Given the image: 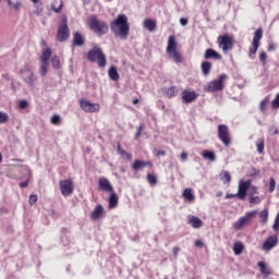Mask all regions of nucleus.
Returning <instances> with one entry per match:
<instances>
[{
  "label": "nucleus",
  "instance_id": "f257e3e1",
  "mask_svg": "<svg viewBox=\"0 0 279 279\" xmlns=\"http://www.w3.org/2000/svg\"><path fill=\"white\" fill-rule=\"evenodd\" d=\"M111 29L113 32H120L122 36L130 34V25H128V16L119 15L116 21L111 23Z\"/></svg>",
  "mask_w": 279,
  "mask_h": 279
},
{
  "label": "nucleus",
  "instance_id": "f03ea898",
  "mask_svg": "<svg viewBox=\"0 0 279 279\" xmlns=\"http://www.w3.org/2000/svg\"><path fill=\"white\" fill-rule=\"evenodd\" d=\"M87 25L90 27L92 32H95V34H108V24L98 20L95 15L88 17Z\"/></svg>",
  "mask_w": 279,
  "mask_h": 279
},
{
  "label": "nucleus",
  "instance_id": "7ed1b4c3",
  "mask_svg": "<svg viewBox=\"0 0 279 279\" xmlns=\"http://www.w3.org/2000/svg\"><path fill=\"white\" fill-rule=\"evenodd\" d=\"M87 60L89 62H97L100 68L106 66V54H104V51H101V48L99 47H94L88 51Z\"/></svg>",
  "mask_w": 279,
  "mask_h": 279
},
{
  "label": "nucleus",
  "instance_id": "20e7f679",
  "mask_svg": "<svg viewBox=\"0 0 279 279\" xmlns=\"http://www.w3.org/2000/svg\"><path fill=\"white\" fill-rule=\"evenodd\" d=\"M256 217V211H247L245 216L241 217L238 221L234 222L233 228L235 230H243L245 226H247L252 219Z\"/></svg>",
  "mask_w": 279,
  "mask_h": 279
},
{
  "label": "nucleus",
  "instance_id": "39448f33",
  "mask_svg": "<svg viewBox=\"0 0 279 279\" xmlns=\"http://www.w3.org/2000/svg\"><path fill=\"white\" fill-rule=\"evenodd\" d=\"M218 43L223 53H228V51H232V47H234V39H232V37L230 36L218 37Z\"/></svg>",
  "mask_w": 279,
  "mask_h": 279
},
{
  "label": "nucleus",
  "instance_id": "423d86ee",
  "mask_svg": "<svg viewBox=\"0 0 279 279\" xmlns=\"http://www.w3.org/2000/svg\"><path fill=\"white\" fill-rule=\"evenodd\" d=\"M226 80H228V75L221 74L219 78L209 83L207 90L210 93H215L216 90H223V82H226Z\"/></svg>",
  "mask_w": 279,
  "mask_h": 279
},
{
  "label": "nucleus",
  "instance_id": "0eeeda50",
  "mask_svg": "<svg viewBox=\"0 0 279 279\" xmlns=\"http://www.w3.org/2000/svg\"><path fill=\"white\" fill-rule=\"evenodd\" d=\"M218 138H220L221 143H223L226 147H229L231 143L230 130H228V128L223 124L218 126Z\"/></svg>",
  "mask_w": 279,
  "mask_h": 279
},
{
  "label": "nucleus",
  "instance_id": "6e6552de",
  "mask_svg": "<svg viewBox=\"0 0 279 279\" xmlns=\"http://www.w3.org/2000/svg\"><path fill=\"white\" fill-rule=\"evenodd\" d=\"M80 106L84 112H99L101 110V106L99 104H93L89 100L82 99Z\"/></svg>",
  "mask_w": 279,
  "mask_h": 279
},
{
  "label": "nucleus",
  "instance_id": "1a4fd4ad",
  "mask_svg": "<svg viewBox=\"0 0 279 279\" xmlns=\"http://www.w3.org/2000/svg\"><path fill=\"white\" fill-rule=\"evenodd\" d=\"M251 186H252V181H243V180H241L239 182L236 197H239V199H245V197L247 195V190H250Z\"/></svg>",
  "mask_w": 279,
  "mask_h": 279
},
{
  "label": "nucleus",
  "instance_id": "9d476101",
  "mask_svg": "<svg viewBox=\"0 0 279 279\" xmlns=\"http://www.w3.org/2000/svg\"><path fill=\"white\" fill-rule=\"evenodd\" d=\"M61 194L64 197H69V195L73 194V183L71 180H62L59 183Z\"/></svg>",
  "mask_w": 279,
  "mask_h": 279
},
{
  "label": "nucleus",
  "instance_id": "9b49d317",
  "mask_svg": "<svg viewBox=\"0 0 279 279\" xmlns=\"http://www.w3.org/2000/svg\"><path fill=\"white\" fill-rule=\"evenodd\" d=\"M181 97H182V100L184 101V104H193V101H195V99H197L198 95H197V93H195L193 90L184 89L181 93Z\"/></svg>",
  "mask_w": 279,
  "mask_h": 279
},
{
  "label": "nucleus",
  "instance_id": "f8f14e48",
  "mask_svg": "<svg viewBox=\"0 0 279 279\" xmlns=\"http://www.w3.org/2000/svg\"><path fill=\"white\" fill-rule=\"evenodd\" d=\"M98 186L100 191H106L107 193H112L114 191L110 181L104 177L98 180Z\"/></svg>",
  "mask_w": 279,
  "mask_h": 279
},
{
  "label": "nucleus",
  "instance_id": "ddd939ff",
  "mask_svg": "<svg viewBox=\"0 0 279 279\" xmlns=\"http://www.w3.org/2000/svg\"><path fill=\"white\" fill-rule=\"evenodd\" d=\"M277 245H278V236L271 235L264 242L263 250H265V252H270V250H274V247Z\"/></svg>",
  "mask_w": 279,
  "mask_h": 279
},
{
  "label": "nucleus",
  "instance_id": "4468645a",
  "mask_svg": "<svg viewBox=\"0 0 279 279\" xmlns=\"http://www.w3.org/2000/svg\"><path fill=\"white\" fill-rule=\"evenodd\" d=\"M260 36H255L253 39L252 47L250 48L248 57L254 60L255 53L258 51V48L260 47Z\"/></svg>",
  "mask_w": 279,
  "mask_h": 279
},
{
  "label": "nucleus",
  "instance_id": "2eb2a0df",
  "mask_svg": "<svg viewBox=\"0 0 279 279\" xmlns=\"http://www.w3.org/2000/svg\"><path fill=\"white\" fill-rule=\"evenodd\" d=\"M23 77H24V82H26V84H28V86H34V82H36V75L34 74V72L29 69H26L23 72Z\"/></svg>",
  "mask_w": 279,
  "mask_h": 279
},
{
  "label": "nucleus",
  "instance_id": "dca6fc26",
  "mask_svg": "<svg viewBox=\"0 0 279 279\" xmlns=\"http://www.w3.org/2000/svg\"><path fill=\"white\" fill-rule=\"evenodd\" d=\"M104 216V206L97 205L95 209L90 214V218L94 219V221H97V219H101Z\"/></svg>",
  "mask_w": 279,
  "mask_h": 279
},
{
  "label": "nucleus",
  "instance_id": "f3484780",
  "mask_svg": "<svg viewBox=\"0 0 279 279\" xmlns=\"http://www.w3.org/2000/svg\"><path fill=\"white\" fill-rule=\"evenodd\" d=\"M257 267H259L260 274L264 278H269V276H271V269L264 262H258Z\"/></svg>",
  "mask_w": 279,
  "mask_h": 279
},
{
  "label": "nucleus",
  "instance_id": "a211bd4d",
  "mask_svg": "<svg viewBox=\"0 0 279 279\" xmlns=\"http://www.w3.org/2000/svg\"><path fill=\"white\" fill-rule=\"evenodd\" d=\"M175 51H178V43H175V37H169L167 53H173Z\"/></svg>",
  "mask_w": 279,
  "mask_h": 279
},
{
  "label": "nucleus",
  "instance_id": "6ab92c4d",
  "mask_svg": "<svg viewBox=\"0 0 279 279\" xmlns=\"http://www.w3.org/2000/svg\"><path fill=\"white\" fill-rule=\"evenodd\" d=\"M221 60V54L217 51H215L214 49H207L205 51V60Z\"/></svg>",
  "mask_w": 279,
  "mask_h": 279
},
{
  "label": "nucleus",
  "instance_id": "aec40b11",
  "mask_svg": "<svg viewBox=\"0 0 279 279\" xmlns=\"http://www.w3.org/2000/svg\"><path fill=\"white\" fill-rule=\"evenodd\" d=\"M58 36H69V26L66 25V16L62 17V25L58 29Z\"/></svg>",
  "mask_w": 279,
  "mask_h": 279
},
{
  "label": "nucleus",
  "instance_id": "412c9836",
  "mask_svg": "<svg viewBox=\"0 0 279 279\" xmlns=\"http://www.w3.org/2000/svg\"><path fill=\"white\" fill-rule=\"evenodd\" d=\"M151 162L149 161H141V160H135L134 163L132 165V169L134 171H141V169H145V167H149Z\"/></svg>",
  "mask_w": 279,
  "mask_h": 279
},
{
  "label": "nucleus",
  "instance_id": "4be33fe9",
  "mask_svg": "<svg viewBox=\"0 0 279 279\" xmlns=\"http://www.w3.org/2000/svg\"><path fill=\"white\" fill-rule=\"evenodd\" d=\"M110 197H109V208H117V206L119 205V196L117 195V193L110 192Z\"/></svg>",
  "mask_w": 279,
  "mask_h": 279
},
{
  "label": "nucleus",
  "instance_id": "5701e85b",
  "mask_svg": "<svg viewBox=\"0 0 279 279\" xmlns=\"http://www.w3.org/2000/svg\"><path fill=\"white\" fill-rule=\"evenodd\" d=\"M187 221L192 228H202V219L195 217V216H189Z\"/></svg>",
  "mask_w": 279,
  "mask_h": 279
},
{
  "label": "nucleus",
  "instance_id": "b1692460",
  "mask_svg": "<svg viewBox=\"0 0 279 279\" xmlns=\"http://www.w3.org/2000/svg\"><path fill=\"white\" fill-rule=\"evenodd\" d=\"M51 58V48H45L41 51V56L39 57L40 62H49Z\"/></svg>",
  "mask_w": 279,
  "mask_h": 279
},
{
  "label": "nucleus",
  "instance_id": "393cba45",
  "mask_svg": "<svg viewBox=\"0 0 279 279\" xmlns=\"http://www.w3.org/2000/svg\"><path fill=\"white\" fill-rule=\"evenodd\" d=\"M245 250V245L242 242H235L233 244V252L235 256H241L243 254V251Z\"/></svg>",
  "mask_w": 279,
  "mask_h": 279
},
{
  "label": "nucleus",
  "instance_id": "a878e982",
  "mask_svg": "<svg viewBox=\"0 0 279 279\" xmlns=\"http://www.w3.org/2000/svg\"><path fill=\"white\" fill-rule=\"evenodd\" d=\"M202 156L205 160H210L211 162H215V160H217V156L210 150H204L202 153Z\"/></svg>",
  "mask_w": 279,
  "mask_h": 279
},
{
  "label": "nucleus",
  "instance_id": "bb28decb",
  "mask_svg": "<svg viewBox=\"0 0 279 279\" xmlns=\"http://www.w3.org/2000/svg\"><path fill=\"white\" fill-rule=\"evenodd\" d=\"M183 197L186 199V202H195V195L191 191V189H185L183 191Z\"/></svg>",
  "mask_w": 279,
  "mask_h": 279
},
{
  "label": "nucleus",
  "instance_id": "cd10ccee",
  "mask_svg": "<svg viewBox=\"0 0 279 279\" xmlns=\"http://www.w3.org/2000/svg\"><path fill=\"white\" fill-rule=\"evenodd\" d=\"M48 72H49V62H40L39 75H41V77H45V75H47Z\"/></svg>",
  "mask_w": 279,
  "mask_h": 279
},
{
  "label": "nucleus",
  "instance_id": "c85d7f7f",
  "mask_svg": "<svg viewBox=\"0 0 279 279\" xmlns=\"http://www.w3.org/2000/svg\"><path fill=\"white\" fill-rule=\"evenodd\" d=\"M144 27L148 29V32H154V29H156V22L154 20H145Z\"/></svg>",
  "mask_w": 279,
  "mask_h": 279
},
{
  "label": "nucleus",
  "instance_id": "c756f323",
  "mask_svg": "<svg viewBox=\"0 0 279 279\" xmlns=\"http://www.w3.org/2000/svg\"><path fill=\"white\" fill-rule=\"evenodd\" d=\"M51 10L53 12H60L62 10V0H53L51 3Z\"/></svg>",
  "mask_w": 279,
  "mask_h": 279
},
{
  "label": "nucleus",
  "instance_id": "7c9ffc66",
  "mask_svg": "<svg viewBox=\"0 0 279 279\" xmlns=\"http://www.w3.org/2000/svg\"><path fill=\"white\" fill-rule=\"evenodd\" d=\"M109 77L110 80H112L113 82H118L119 80V72L117 71V68L111 66L109 69Z\"/></svg>",
  "mask_w": 279,
  "mask_h": 279
},
{
  "label": "nucleus",
  "instance_id": "2f4dec72",
  "mask_svg": "<svg viewBox=\"0 0 279 279\" xmlns=\"http://www.w3.org/2000/svg\"><path fill=\"white\" fill-rule=\"evenodd\" d=\"M220 180L226 184L232 181V177L230 175V172L222 171L220 173Z\"/></svg>",
  "mask_w": 279,
  "mask_h": 279
},
{
  "label": "nucleus",
  "instance_id": "473e14b6",
  "mask_svg": "<svg viewBox=\"0 0 279 279\" xmlns=\"http://www.w3.org/2000/svg\"><path fill=\"white\" fill-rule=\"evenodd\" d=\"M210 69H213V64H210V62L205 61L202 63V71L204 75H208V73H210Z\"/></svg>",
  "mask_w": 279,
  "mask_h": 279
},
{
  "label": "nucleus",
  "instance_id": "72a5a7b5",
  "mask_svg": "<svg viewBox=\"0 0 279 279\" xmlns=\"http://www.w3.org/2000/svg\"><path fill=\"white\" fill-rule=\"evenodd\" d=\"M84 43H86V39H84L83 36H75L73 39V45L75 47H82L84 45Z\"/></svg>",
  "mask_w": 279,
  "mask_h": 279
},
{
  "label": "nucleus",
  "instance_id": "f704fd0d",
  "mask_svg": "<svg viewBox=\"0 0 279 279\" xmlns=\"http://www.w3.org/2000/svg\"><path fill=\"white\" fill-rule=\"evenodd\" d=\"M259 217H260V223H267V220L269 219V210L268 209L262 210L259 214Z\"/></svg>",
  "mask_w": 279,
  "mask_h": 279
},
{
  "label": "nucleus",
  "instance_id": "c9c22d12",
  "mask_svg": "<svg viewBox=\"0 0 279 279\" xmlns=\"http://www.w3.org/2000/svg\"><path fill=\"white\" fill-rule=\"evenodd\" d=\"M118 153L120 154V156H122V158H125V160H132V155L123 150V148H121V145H118Z\"/></svg>",
  "mask_w": 279,
  "mask_h": 279
},
{
  "label": "nucleus",
  "instance_id": "e433bc0d",
  "mask_svg": "<svg viewBox=\"0 0 279 279\" xmlns=\"http://www.w3.org/2000/svg\"><path fill=\"white\" fill-rule=\"evenodd\" d=\"M168 56H170V58H172L174 62H182V56L180 54V52H178V50L174 52L168 53Z\"/></svg>",
  "mask_w": 279,
  "mask_h": 279
},
{
  "label": "nucleus",
  "instance_id": "4c0bfd02",
  "mask_svg": "<svg viewBox=\"0 0 279 279\" xmlns=\"http://www.w3.org/2000/svg\"><path fill=\"white\" fill-rule=\"evenodd\" d=\"M165 93L167 97H175V95H178V89L175 87H170L168 89H165Z\"/></svg>",
  "mask_w": 279,
  "mask_h": 279
},
{
  "label": "nucleus",
  "instance_id": "58836bf2",
  "mask_svg": "<svg viewBox=\"0 0 279 279\" xmlns=\"http://www.w3.org/2000/svg\"><path fill=\"white\" fill-rule=\"evenodd\" d=\"M50 123H52V125H60V123H62V120L59 114H53L50 118Z\"/></svg>",
  "mask_w": 279,
  "mask_h": 279
},
{
  "label": "nucleus",
  "instance_id": "ea45409f",
  "mask_svg": "<svg viewBox=\"0 0 279 279\" xmlns=\"http://www.w3.org/2000/svg\"><path fill=\"white\" fill-rule=\"evenodd\" d=\"M256 147H257L258 154H263V151H265V141L258 140L256 142Z\"/></svg>",
  "mask_w": 279,
  "mask_h": 279
},
{
  "label": "nucleus",
  "instance_id": "a19ab883",
  "mask_svg": "<svg viewBox=\"0 0 279 279\" xmlns=\"http://www.w3.org/2000/svg\"><path fill=\"white\" fill-rule=\"evenodd\" d=\"M51 64H52L53 69H60V57L53 56L51 59Z\"/></svg>",
  "mask_w": 279,
  "mask_h": 279
},
{
  "label": "nucleus",
  "instance_id": "79ce46f5",
  "mask_svg": "<svg viewBox=\"0 0 279 279\" xmlns=\"http://www.w3.org/2000/svg\"><path fill=\"white\" fill-rule=\"evenodd\" d=\"M8 121H10V116L3 111H0V123H8Z\"/></svg>",
  "mask_w": 279,
  "mask_h": 279
},
{
  "label": "nucleus",
  "instance_id": "37998d69",
  "mask_svg": "<svg viewBox=\"0 0 279 279\" xmlns=\"http://www.w3.org/2000/svg\"><path fill=\"white\" fill-rule=\"evenodd\" d=\"M147 180L150 186H156V184L158 183V180L154 174H147Z\"/></svg>",
  "mask_w": 279,
  "mask_h": 279
},
{
  "label": "nucleus",
  "instance_id": "c03bdc74",
  "mask_svg": "<svg viewBox=\"0 0 279 279\" xmlns=\"http://www.w3.org/2000/svg\"><path fill=\"white\" fill-rule=\"evenodd\" d=\"M36 11L35 14H37V16H43V3H36L35 4Z\"/></svg>",
  "mask_w": 279,
  "mask_h": 279
},
{
  "label": "nucleus",
  "instance_id": "a18cd8bd",
  "mask_svg": "<svg viewBox=\"0 0 279 279\" xmlns=\"http://www.w3.org/2000/svg\"><path fill=\"white\" fill-rule=\"evenodd\" d=\"M269 104V98H265L262 102H260V105H259V108H260V110H262V112H265V108H267V105Z\"/></svg>",
  "mask_w": 279,
  "mask_h": 279
},
{
  "label": "nucleus",
  "instance_id": "49530a36",
  "mask_svg": "<svg viewBox=\"0 0 279 279\" xmlns=\"http://www.w3.org/2000/svg\"><path fill=\"white\" fill-rule=\"evenodd\" d=\"M28 202H29L31 206H34V204H36V202H38V196L36 194H32L29 196V201Z\"/></svg>",
  "mask_w": 279,
  "mask_h": 279
},
{
  "label": "nucleus",
  "instance_id": "de8ad7c7",
  "mask_svg": "<svg viewBox=\"0 0 279 279\" xmlns=\"http://www.w3.org/2000/svg\"><path fill=\"white\" fill-rule=\"evenodd\" d=\"M269 191H270V193H274V191H276V179H274V178L270 179Z\"/></svg>",
  "mask_w": 279,
  "mask_h": 279
},
{
  "label": "nucleus",
  "instance_id": "09e8293b",
  "mask_svg": "<svg viewBox=\"0 0 279 279\" xmlns=\"http://www.w3.org/2000/svg\"><path fill=\"white\" fill-rule=\"evenodd\" d=\"M143 132V125L137 126V132L135 134V140L138 141L141 138V134Z\"/></svg>",
  "mask_w": 279,
  "mask_h": 279
},
{
  "label": "nucleus",
  "instance_id": "8fccbe9b",
  "mask_svg": "<svg viewBox=\"0 0 279 279\" xmlns=\"http://www.w3.org/2000/svg\"><path fill=\"white\" fill-rule=\"evenodd\" d=\"M272 108H279V93L276 98L272 100Z\"/></svg>",
  "mask_w": 279,
  "mask_h": 279
},
{
  "label": "nucleus",
  "instance_id": "3c124183",
  "mask_svg": "<svg viewBox=\"0 0 279 279\" xmlns=\"http://www.w3.org/2000/svg\"><path fill=\"white\" fill-rule=\"evenodd\" d=\"M251 204H260V198L258 196H251Z\"/></svg>",
  "mask_w": 279,
  "mask_h": 279
},
{
  "label": "nucleus",
  "instance_id": "603ef678",
  "mask_svg": "<svg viewBox=\"0 0 279 279\" xmlns=\"http://www.w3.org/2000/svg\"><path fill=\"white\" fill-rule=\"evenodd\" d=\"M28 104L27 100H21L19 104V107L24 110L25 108H27Z\"/></svg>",
  "mask_w": 279,
  "mask_h": 279
},
{
  "label": "nucleus",
  "instance_id": "864d4df0",
  "mask_svg": "<svg viewBox=\"0 0 279 279\" xmlns=\"http://www.w3.org/2000/svg\"><path fill=\"white\" fill-rule=\"evenodd\" d=\"M172 254H173L174 258H178V254H180V247H178V246L173 247Z\"/></svg>",
  "mask_w": 279,
  "mask_h": 279
},
{
  "label": "nucleus",
  "instance_id": "5fc2aeb1",
  "mask_svg": "<svg viewBox=\"0 0 279 279\" xmlns=\"http://www.w3.org/2000/svg\"><path fill=\"white\" fill-rule=\"evenodd\" d=\"M180 23H181V25H182L183 27H185V25H189V19H186V17H181V19H180Z\"/></svg>",
  "mask_w": 279,
  "mask_h": 279
},
{
  "label": "nucleus",
  "instance_id": "6e6d98bb",
  "mask_svg": "<svg viewBox=\"0 0 279 279\" xmlns=\"http://www.w3.org/2000/svg\"><path fill=\"white\" fill-rule=\"evenodd\" d=\"M21 5H22L21 2L17 1V2H14V3H13V7H12V8H13V10L19 11V10H21Z\"/></svg>",
  "mask_w": 279,
  "mask_h": 279
},
{
  "label": "nucleus",
  "instance_id": "4d7b16f0",
  "mask_svg": "<svg viewBox=\"0 0 279 279\" xmlns=\"http://www.w3.org/2000/svg\"><path fill=\"white\" fill-rule=\"evenodd\" d=\"M155 156H157V157L166 156V153H165V150L155 149Z\"/></svg>",
  "mask_w": 279,
  "mask_h": 279
},
{
  "label": "nucleus",
  "instance_id": "13d9d810",
  "mask_svg": "<svg viewBox=\"0 0 279 279\" xmlns=\"http://www.w3.org/2000/svg\"><path fill=\"white\" fill-rule=\"evenodd\" d=\"M269 134H272V135L278 134V129L276 126H270Z\"/></svg>",
  "mask_w": 279,
  "mask_h": 279
},
{
  "label": "nucleus",
  "instance_id": "bf43d9fd",
  "mask_svg": "<svg viewBox=\"0 0 279 279\" xmlns=\"http://www.w3.org/2000/svg\"><path fill=\"white\" fill-rule=\"evenodd\" d=\"M259 60H260V62H265L267 60V53L262 52L260 56H259Z\"/></svg>",
  "mask_w": 279,
  "mask_h": 279
},
{
  "label": "nucleus",
  "instance_id": "052dcab7",
  "mask_svg": "<svg viewBox=\"0 0 279 279\" xmlns=\"http://www.w3.org/2000/svg\"><path fill=\"white\" fill-rule=\"evenodd\" d=\"M195 247H204V242H202V240H196Z\"/></svg>",
  "mask_w": 279,
  "mask_h": 279
},
{
  "label": "nucleus",
  "instance_id": "680f3d73",
  "mask_svg": "<svg viewBox=\"0 0 279 279\" xmlns=\"http://www.w3.org/2000/svg\"><path fill=\"white\" fill-rule=\"evenodd\" d=\"M259 174H260L259 170L253 169L252 172L250 173V177L253 178V175H259Z\"/></svg>",
  "mask_w": 279,
  "mask_h": 279
},
{
  "label": "nucleus",
  "instance_id": "e2e57ef3",
  "mask_svg": "<svg viewBox=\"0 0 279 279\" xmlns=\"http://www.w3.org/2000/svg\"><path fill=\"white\" fill-rule=\"evenodd\" d=\"M68 38H69V37H66V36H58V37H57V40H58L59 43H64Z\"/></svg>",
  "mask_w": 279,
  "mask_h": 279
},
{
  "label": "nucleus",
  "instance_id": "0e129e2a",
  "mask_svg": "<svg viewBox=\"0 0 279 279\" xmlns=\"http://www.w3.org/2000/svg\"><path fill=\"white\" fill-rule=\"evenodd\" d=\"M254 36H263V28H257Z\"/></svg>",
  "mask_w": 279,
  "mask_h": 279
},
{
  "label": "nucleus",
  "instance_id": "69168bd1",
  "mask_svg": "<svg viewBox=\"0 0 279 279\" xmlns=\"http://www.w3.org/2000/svg\"><path fill=\"white\" fill-rule=\"evenodd\" d=\"M28 184H29V181L21 182V183H20V186H21V189H25V187L28 186Z\"/></svg>",
  "mask_w": 279,
  "mask_h": 279
},
{
  "label": "nucleus",
  "instance_id": "338daca9",
  "mask_svg": "<svg viewBox=\"0 0 279 279\" xmlns=\"http://www.w3.org/2000/svg\"><path fill=\"white\" fill-rule=\"evenodd\" d=\"M189 158V155L186 153L181 154V160L185 161Z\"/></svg>",
  "mask_w": 279,
  "mask_h": 279
},
{
  "label": "nucleus",
  "instance_id": "774afa93",
  "mask_svg": "<svg viewBox=\"0 0 279 279\" xmlns=\"http://www.w3.org/2000/svg\"><path fill=\"white\" fill-rule=\"evenodd\" d=\"M274 49H276V45L270 44V45L268 46V51H274Z\"/></svg>",
  "mask_w": 279,
  "mask_h": 279
}]
</instances>
